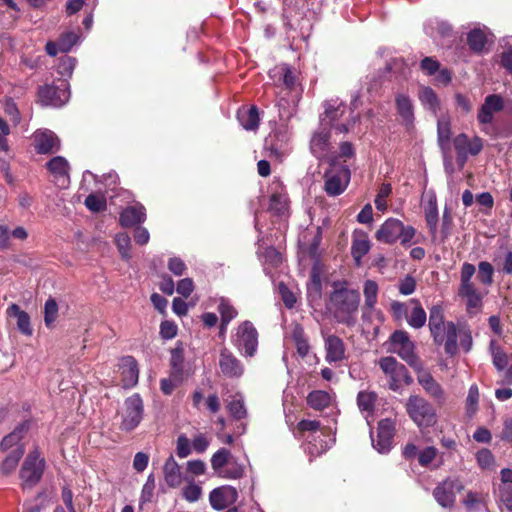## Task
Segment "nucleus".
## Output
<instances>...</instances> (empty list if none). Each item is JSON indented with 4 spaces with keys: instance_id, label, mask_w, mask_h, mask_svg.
I'll return each instance as SVG.
<instances>
[{
    "instance_id": "obj_44",
    "label": "nucleus",
    "mask_w": 512,
    "mask_h": 512,
    "mask_svg": "<svg viewBox=\"0 0 512 512\" xmlns=\"http://www.w3.org/2000/svg\"><path fill=\"white\" fill-rule=\"evenodd\" d=\"M218 312L221 316V331H223L226 329L228 323L237 316V311L227 299L221 298L218 305Z\"/></svg>"
},
{
    "instance_id": "obj_46",
    "label": "nucleus",
    "mask_w": 512,
    "mask_h": 512,
    "mask_svg": "<svg viewBox=\"0 0 512 512\" xmlns=\"http://www.w3.org/2000/svg\"><path fill=\"white\" fill-rule=\"evenodd\" d=\"M425 219L428 227L432 232H434L437 228L438 223V207L436 198L431 197L424 207Z\"/></svg>"
},
{
    "instance_id": "obj_38",
    "label": "nucleus",
    "mask_w": 512,
    "mask_h": 512,
    "mask_svg": "<svg viewBox=\"0 0 512 512\" xmlns=\"http://www.w3.org/2000/svg\"><path fill=\"white\" fill-rule=\"evenodd\" d=\"M291 336L296 346L297 353L301 357L307 356L310 350V345L307 338L305 337L303 328L299 325L295 326Z\"/></svg>"
},
{
    "instance_id": "obj_5",
    "label": "nucleus",
    "mask_w": 512,
    "mask_h": 512,
    "mask_svg": "<svg viewBox=\"0 0 512 512\" xmlns=\"http://www.w3.org/2000/svg\"><path fill=\"white\" fill-rule=\"evenodd\" d=\"M143 401L139 394H133L128 397L121 409V425L120 428L124 431L134 430L143 418Z\"/></svg>"
},
{
    "instance_id": "obj_48",
    "label": "nucleus",
    "mask_w": 512,
    "mask_h": 512,
    "mask_svg": "<svg viewBox=\"0 0 512 512\" xmlns=\"http://www.w3.org/2000/svg\"><path fill=\"white\" fill-rule=\"evenodd\" d=\"M467 42L471 50L481 52L487 42L486 35L480 29H474L468 33Z\"/></svg>"
},
{
    "instance_id": "obj_22",
    "label": "nucleus",
    "mask_w": 512,
    "mask_h": 512,
    "mask_svg": "<svg viewBox=\"0 0 512 512\" xmlns=\"http://www.w3.org/2000/svg\"><path fill=\"white\" fill-rule=\"evenodd\" d=\"M122 385L124 388H131L138 383L139 369L137 362L131 356L123 357L120 361Z\"/></svg>"
},
{
    "instance_id": "obj_55",
    "label": "nucleus",
    "mask_w": 512,
    "mask_h": 512,
    "mask_svg": "<svg viewBox=\"0 0 512 512\" xmlns=\"http://www.w3.org/2000/svg\"><path fill=\"white\" fill-rule=\"evenodd\" d=\"M85 205L92 212H100L106 209V199L103 195L90 194L85 199Z\"/></svg>"
},
{
    "instance_id": "obj_43",
    "label": "nucleus",
    "mask_w": 512,
    "mask_h": 512,
    "mask_svg": "<svg viewBox=\"0 0 512 512\" xmlns=\"http://www.w3.org/2000/svg\"><path fill=\"white\" fill-rule=\"evenodd\" d=\"M447 322L444 321L443 309L440 305H434L429 310L428 326L430 333H434L443 327Z\"/></svg>"
},
{
    "instance_id": "obj_23",
    "label": "nucleus",
    "mask_w": 512,
    "mask_h": 512,
    "mask_svg": "<svg viewBox=\"0 0 512 512\" xmlns=\"http://www.w3.org/2000/svg\"><path fill=\"white\" fill-rule=\"evenodd\" d=\"M49 172L54 176L56 183L62 187L69 184V163L62 156L53 157L46 164Z\"/></svg>"
},
{
    "instance_id": "obj_13",
    "label": "nucleus",
    "mask_w": 512,
    "mask_h": 512,
    "mask_svg": "<svg viewBox=\"0 0 512 512\" xmlns=\"http://www.w3.org/2000/svg\"><path fill=\"white\" fill-rule=\"evenodd\" d=\"M435 344L444 345V350L449 355H455L458 351V330L456 325L448 321L443 327H441L437 333L431 334Z\"/></svg>"
},
{
    "instance_id": "obj_33",
    "label": "nucleus",
    "mask_w": 512,
    "mask_h": 512,
    "mask_svg": "<svg viewBox=\"0 0 512 512\" xmlns=\"http://www.w3.org/2000/svg\"><path fill=\"white\" fill-rule=\"evenodd\" d=\"M238 120L245 130H255L259 125V115L256 107L242 109L238 112Z\"/></svg>"
},
{
    "instance_id": "obj_4",
    "label": "nucleus",
    "mask_w": 512,
    "mask_h": 512,
    "mask_svg": "<svg viewBox=\"0 0 512 512\" xmlns=\"http://www.w3.org/2000/svg\"><path fill=\"white\" fill-rule=\"evenodd\" d=\"M46 466L45 459L37 448L29 452L21 466L19 477L23 490L32 489L42 478Z\"/></svg>"
},
{
    "instance_id": "obj_29",
    "label": "nucleus",
    "mask_w": 512,
    "mask_h": 512,
    "mask_svg": "<svg viewBox=\"0 0 512 512\" xmlns=\"http://www.w3.org/2000/svg\"><path fill=\"white\" fill-rule=\"evenodd\" d=\"M451 139V121L448 115H442L437 120V142L443 152L449 149Z\"/></svg>"
},
{
    "instance_id": "obj_8",
    "label": "nucleus",
    "mask_w": 512,
    "mask_h": 512,
    "mask_svg": "<svg viewBox=\"0 0 512 512\" xmlns=\"http://www.w3.org/2000/svg\"><path fill=\"white\" fill-rule=\"evenodd\" d=\"M311 153L319 160L334 162L335 158L332 157L333 146L330 142V130L321 124V127L313 134L310 140Z\"/></svg>"
},
{
    "instance_id": "obj_26",
    "label": "nucleus",
    "mask_w": 512,
    "mask_h": 512,
    "mask_svg": "<svg viewBox=\"0 0 512 512\" xmlns=\"http://www.w3.org/2000/svg\"><path fill=\"white\" fill-rule=\"evenodd\" d=\"M163 473L165 482L169 487L176 488L182 483L183 478L180 466L172 455L165 461Z\"/></svg>"
},
{
    "instance_id": "obj_54",
    "label": "nucleus",
    "mask_w": 512,
    "mask_h": 512,
    "mask_svg": "<svg viewBox=\"0 0 512 512\" xmlns=\"http://www.w3.org/2000/svg\"><path fill=\"white\" fill-rule=\"evenodd\" d=\"M115 244L122 256V258L128 260L130 259V247L131 240L127 233H119L115 237Z\"/></svg>"
},
{
    "instance_id": "obj_61",
    "label": "nucleus",
    "mask_w": 512,
    "mask_h": 512,
    "mask_svg": "<svg viewBox=\"0 0 512 512\" xmlns=\"http://www.w3.org/2000/svg\"><path fill=\"white\" fill-rule=\"evenodd\" d=\"M228 410L235 419H242L246 417L247 411L244 402L240 398H235L228 404Z\"/></svg>"
},
{
    "instance_id": "obj_11",
    "label": "nucleus",
    "mask_w": 512,
    "mask_h": 512,
    "mask_svg": "<svg viewBox=\"0 0 512 512\" xmlns=\"http://www.w3.org/2000/svg\"><path fill=\"white\" fill-rule=\"evenodd\" d=\"M350 178L351 172L347 165L342 166L338 171L333 169L327 171L324 174V191L328 196H338L346 190Z\"/></svg>"
},
{
    "instance_id": "obj_32",
    "label": "nucleus",
    "mask_w": 512,
    "mask_h": 512,
    "mask_svg": "<svg viewBox=\"0 0 512 512\" xmlns=\"http://www.w3.org/2000/svg\"><path fill=\"white\" fill-rule=\"evenodd\" d=\"M397 111L402 118L403 122L408 126L413 123L414 113L413 106L410 98L406 95L400 94L396 97Z\"/></svg>"
},
{
    "instance_id": "obj_30",
    "label": "nucleus",
    "mask_w": 512,
    "mask_h": 512,
    "mask_svg": "<svg viewBox=\"0 0 512 512\" xmlns=\"http://www.w3.org/2000/svg\"><path fill=\"white\" fill-rule=\"evenodd\" d=\"M344 112L343 107H337V108H326L325 110V116L322 119V124H325V127L328 128V126L332 129H334L336 132L339 133H347L349 131V126L347 124H336L335 121L342 116Z\"/></svg>"
},
{
    "instance_id": "obj_52",
    "label": "nucleus",
    "mask_w": 512,
    "mask_h": 512,
    "mask_svg": "<svg viewBox=\"0 0 512 512\" xmlns=\"http://www.w3.org/2000/svg\"><path fill=\"white\" fill-rule=\"evenodd\" d=\"M499 501L502 512H512V488L510 485L499 487Z\"/></svg>"
},
{
    "instance_id": "obj_25",
    "label": "nucleus",
    "mask_w": 512,
    "mask_h": 512,
    "mask_svg": "<svg viewBox=\"0 0 512 512\" xmlns=\"http://www.w3.org/2000/svg\"><path fill=\"white\" fill-rule=\"evenodd\" d=\"M7 315L16 318L18 330L26 336L33 334V328L30 322V316L27 312L21 310L19 305L13 303L7 308Z\"/></svg>"
},
{
    "instance_id": "obj_45",
    "label": "nucleus",
    "mask_w": 512,
    "mask_h": 512,
    "mask_svg": "<svg viewBox=\"0 0 512 512\" xmlns=\"http://www.w3.org/2000/svg\"><path fill=\"white\" fill-rule=\"evenodd\" d=\"M490 351L492 354L493 365L499 371L504 370L509 362L508 355L501 349L500 346L497 345L495 340H491L490 342Z\"/></svg>"
},
{
    "instance_id": "obj_1",
    "label": "nucleus",
    "mask_w": 512,
    "mask_h": 512,
    "mask_svg": "<svg viewBox=\"0 0 512 512\" xmlns=\"http://www.w3.org/2000/svg\"><path fill=\"white\" fill-rule=\"evenodd\" d=\"M360 304V294L355 289H349L347 284L335 282L330 295V309L337 322L348 326L356 322V314Z\"/></svg>"
},
{
    "instance_id": "obj_57",
    "label": "nucleus",
    "mask_w": 512,
    "mask_h": 512,
    "mask_svg": "<svg viewBox=\"0 0 512 512\" xmlns=\"http://www.w3.org/2000/svg\"><path fill=\"white\" fill-rule=\"evenodd\" d=\"M392 193V187L389 183L381 185L378 194L374 200L376 209L384 212L387 209L386 198Z\"/></svg>"
},
{
    "instance_id": "obj_18",
    "label": "nucleus",
    "mask_w": 512,
    "mask_h": 512,
    "mask_svg": "<svg viewBox=\"0 0 512 512\" xmlns=\"http://www.w3.org/2000/svg\"><path fill=\"white\" fill-rule=\"evenodd\" d=\"M503 108L504 102L500 95H488L477 115L479 123L482 125L491 124L494 119V114L501 111Z\"/></svg>"
},
{
    "instance_id": "obj_27",
    "label": "nucleus",
    "mask_w": 512,
    "mask_h": 512,
    "mask_svg": "<svg viewBox=\"0 0 512 512\" xmlns=\"http://www.w3.org/2000/svg\"><path fill=\"white\" fill-rule=\"evenodd\" d=\"M145 219V208L142 205H135L124 209L120 215L119 221L123 227H131L144 222Z\"/></svg>"
},
{
    "instance_id": "obj_3",
    "label": "nucleus",
    "mask_w": 512,
    "mask_h": 512,
    "mask_svg": "<svg viewBox=\"0 0 512 512\" xmlns=\"http://www.w3.org/2000/svg\"><path fill=\"white\" fill-rule=\"evenodd\" d=\"M409 417L419 428L432 427L437 422L435 408L423 397L411 395L406 402Z\"/></svg>"
},
{
    "instance_id": "obj_10",
    "label": "nucleus",
    "mask_w": 512,
    "mask_h": 512,
    "mask_svg": "<svg viewBox=\"0 0 512 512\" xmlns=\"http://www.w3.org/2000/svg\"><path fill=\"white\" fill-rule=\"evenodd\" d=\"M453 145L457 154V163L463 167L469 155L476 156L482 151L483 140L478 136L469 138L465 133H461L453 139Z\"/></svg>"
},
{
    "instance_id": "obj_64",
    "label": "nucleus",
    "mask_w": 512,
    "mask_h": 512,
    "mask_svg": "<svg viewBox=\"0 0 512 512\" xmlns=\"http://www.w3.org/2000/svg\"><path fill=\"white\" fill-rule=\"evenodd\" d=\"M201 495L202 488L195 483H190L183 489V496L189 502H196Z\"/></svg>"
},
{
    "instance_id": "obj_35",
    "label": "nucleus",
    "mask_w": 512,
    "mask_h": 512,
    "mask_svg": "<svg viewBox=\"0 0 512 512\" xmlns=\"http://www.w3.org/2000/svg\"><path fill=\"white\" fill-rule=\"evenodd\" d=\"M308 405L315 410H323L331 403V396L329 393L322 390H315L307 396Z\"/></svg>"
},
{
    "instance_id": "obj_39",
    "label": "nucleus",
    "mask_w": 512,
    "mask_h": 512,
    "mask_svg": "<svg viewBox=\"0 0 512 512\" xmlns=\"http://www.w3.org/2000/svg\"><path fill=\"white\" fill-rule=\"evenodd\" d=\"M245 475V466L236 458L232 457L227 466L220 473L219 477L225 479H240Z\"/></svg>"
},
{
    "instance_id": "obj_53",
    "label": "nucleus",
    "mask_w": 512,
    "mask_h": 512,
    "mask_svg": "<svg viewBox=\"0 0 512 512\" xmlns=\"http://www.w3.org/2000/svg\"><path fill=\"white\" fill-rule=\"evenodd\" d=\"M58 315V304L53 298H49L44 305V322L51 327Z\"/></svg>"
},
{
    "instance_id": "obj_16",
    "label": "nucleus",
    "mask_w": 512,
    "mask_h": 512,
    "mask_svg": "<svg viewBox=\"0 0 512 512\" xmlns=\"http://www.w3.org/2000/svg\"><path fill=\"white\" fill-rule=\"evenodd\" d=\"M325 360L336 364L346 359V347L343 340L336 335H324Z\"/></svg>"
},
{
    "instance_id": "obj_28",
    "label": "nucleus",
    "mask_w": 512,
    "mask_h": 512,
    "mask_svg": "<svg viewBox=\"0 0 512 512\" xmlns=\"http://www.w3.org/2000/svg\"><path fill=\"white\" fill-rule=\"evenodd\" d=\"M409 304L410 307L406 318L407 323L412 328H422L427 321V315L425 310L423 309V307L421 306L420 302L417 299L409 300Z\"/></svg>"
},
{
    "instance_id": "obj_15",
    "label": "nucleus",
    "mask_w": 512,
    "mask_h": 512,
    "mask_svg": "<svg viewBox=\"0 0 512 512\" xmlns=\"http://www.w3.org/2000/svg\"><path fill=\"white\" fill-rule=\"evenodd\" d=\"M394 436V424L390 419H383L378 424L376 439L371 436L374 448L380 453L390 450Z\"/></svg>"
},
{
    "instance_id": "obj_42",
    "label": "nucleus",
    "mask_w": 512,
    "mask_h": 512,
    "mask_svg": "<svg viewBox=\"0 0 512 512\" xmlns=\"http://www.w3.org/2000/svg\"><path fill=\"white\" fill-rule=\"evenodd\" d=\"M370 247V241L366 236L353 240L351 253L357 265H360L362 257L369 252Z\"/></svg>"
},
{
    "instance_id": "obj_2",
    "label": "nucleus",
    "mask_w": 512,
    "mask_h": 512,
    "mask_svg": "<svg viewBox=\"0 0 512 512\" xmlns=\"http://www.w3.org/2000/svg\"><path fill=\"white\" fill-rule=\"evenodd\" d=\"M476 268L469 262H464L460 268L459 286L457 290L458 297L463 301L466 312L470 315H476L482 311L483 300L487 292L480 291L473 276Z\"/></svg>"
},
{
    "instance_id": "obj_59",
    "label": "nucleus",
    "mask_w": 512,
    "mask_h": 512,
    "mask_svg": "<svg viewBox=\"0 0 512 512\" xmlns=\"http://www.w3.org/2000/svg\"><path fill=\"white\" fill-rule=\"evenodd\" d=\"M479 401V390L476 385H472L469 388L468 396L466 399L467 413L471 416L477 410V405Z\"/></svg>"
},
{
    "instance_id": "obj_7",
    "label": "nucleus",
    "mask_w": 512,
    "mask_h": 512,
    "mask_svg": "<svg viewBox=\"0 0 512 512\" xmlns=\"http://www.w3.org/2000/svg\"><path fill=\"white\" fill-rule=\"evenodd\" d=\"M233 343L245 356L252 357L258 346V333L253 324L249 321L238 326Z\"/></svg>"
},
{
    "instance_id": "obj_50",
    "label": "nucleus",
    "mask_w": 512,
    "mask_h": 512,
    "mask_svg": "<svg viewBox=\"0 0 512 512\" xmlns=\"http://www.w3.org/2000/svg\"><path fill=\"white\" fill-rule=\"evenodd\" d=\"M494 267L490 262L481 261L478 264L477 279L485 286H490L493 283Z\"/></svg>"
},
{
    "instance_id": "obj_6",
    "label": "nucleus",
    "mask_w": 512,
    "mask_h": 512,
    "mask_svg": "<svg viewBox=\"0 0 512 512\" xmlns=\"http://www.w3.org/2000/svg\"><path fill=\"white\" fill-rule=\"evenodd\" d=\"M392 351L398 354L407 364L414 367L415 369L420 368V362L416 356L414 349L415 345L410 340V337L406 331H395L391 337Z\"/></svg>"
},
{
    "instance_id": "obj_24",
    "label": "nucleus",
    "mask_w": 512,
    "mask_h": 512,
    "mask_svg": "<svg viewBox=\"0 0 512 512\" xmlns=\"http://www.w3.org/2000/svg\"><path fill=\"white\" fill-rule=\"evenodd\" d=\"M418 370L417 380L423 389L437 401L444 402L446 397L441 385L435 381L430 373L422 370L421 367Z\"/></svg>"
},
{
    "instance_id": "obj_20",
    "label": "nucleus",
    "mask_w": 512,
    "mask_h": 512,
    "mask_svg": "<svg viewBox=\"0 0 512 512\" xmlns=\"http://www.w3.org/2000/svg\"><path fill=\"white\" fill-rule=\"evenodd\" d=\"M219 367L221 372L229 378L240 377L244 372L241 361L227 349H223L220 353Z\"/></svg>"
},
{
    "instance_id": "obj_62",
    "label": "nucleus",
    "mask_w": 512,
    "mask_h": 512,
    "mask_svg": "<svg viewBox=\"0 0 512 512\" xmlns=\"http://www.w3.org/2000/svg\"><path fill=\"white\" fill-rule=\"evenodd\" d=\"M410 304L409 301L407 303H402L398 301H393L391 303V313L395 320L401 321L404 318H407L408 310H409Z\"/></svg>"
},
{
    "instance_id": "obj_49",
    "label": "nucleus",
    "mask_w": 512,
    "mask_h": 512,
    "mask_svg": "<svg viewBox=\"0 0 512 512\" xmlns=\"http://www.w3.org/2000/svg\"><path fill=\"white\" fill-rule=\"evenodd\" d=\"M288 207L285 194L275 192L271 195L269 201V210L277 215H283Z\"/></svg>"
},
{
    "instance_id": "obj_41",
    "label": "nucleus",
    "mask_w": 512,
    "mask_h": 512,
    "mask_svg": "<svg viewBox=\"0 0 512 512\" xmlns=\"http://www.w3.org/2000/svg\"><path fill=\"white\" fill-rule=\"evenodd\" d=\"M419 99L424 107L436 114L439 110V99L436 93L429 87H424L419 92Z\"/></svg>"
},
{
    "instance_id": "obj_51",
    "label": "nucleus",
    "mask_w": 512,
    "mask_h": 512,
    "mask_svg": "<svg viewBox=\"0 0 512 512\" xmlns=\"http://www.w3.org/2000/svg\"><path fill=\"white\" fill-rule=\"evenodd\" d=\"M275 73L283 78L282 86L286 89H293L296 84V77L291 68L285 64L275 67Z\"/></svg>"
},
{
    "instance_id": "obj_40",
    "label": "nucleus",
    "mask_w": 512,
    "mask_h": 512,
    "mask_svg": "<svg viewBox=\"0 0 512 512\" xmlns=\"http://www.w3.org/2000/svg\"><path fill=\"white\" fill-rule=\"evenodd\" d=\"M24 454L23 446H17L6 456L1 464V471L4 474H9L17 467L20 458Z\"/></svg>"
},
{
    "instance_id": "obj_9",
    "label": "nucleus",
    "mask_w": 512,
    "mask_h": 512,
    "mask_svg": "<svg viewBox=\"0 0 512 512\" xmlns=\"http://www.w3.org/2000/svg\"><path fill=\"white\" fill-rule=\"evenodd\" d=\"M68 83L62 81L59 86L46 84L38 89V99L43 106L61 107L69 99Z\"/></svg>"
},
{
    "instance_id": "obj_19",
    "label": "nucleus",
    "mask_w": 512,
    "mask_h": 512,
    "mask_svg": "<svg viewBox=\"0 0 512 512\" xmlns=\"http://www.w3.org/2000/svg\"><path fill=\"white\" fill-rule=\"evenodd\" d=\"M34 146L39 154L55 153L60 149V141L52 131L38 130L34 133Z\"/></svg>"
},
{
    "instance_id": "obj_60",
    "label": "nucleus",
    "mask_w": 512,
    "mask_h": 512,
    "mask_svg": "<svg viewBox=\"0 0 512 512\" xmlns=\"http://www.w3.org/2000/svg\"><path fill=\"white\" fill-rule=\"evenodd\" d=\"M79 40V36L74 32H67L59 38V49L61 52H68Z\"/></svg>"
},
{
    "instance_id": "obj_31",
    "label": "nucleus",
    "mask_w": 512,
    "mask_h": 512,
    "mask_svg": "<svg viewBox=\"0 0 512 512\" xmlns=\"http://www.w3.org/2000/svg\"><path fill=\"white\" fill-rule=\"evenodd\" d=\"M27 429L28 427L25 424L17 426L10 434L3 438L0 443V449L2 451H12L17 446H22L20 441L27 432Z\"/></svg>"
},
{
    "instance_id": "obj_56",
    "label": "nucleus",
    "mask_w": 512,
    "mask_h": 512,
    "mask_svg": "<svg viewBox=\"0 0 512 512\" xmlns=\"http://www.w3.org/2000/svg\"><path fill=\"white\" fill-rule=\"evenodd\" d=\"M476 459H477L478 465L482 469H484V470L493 469L494 464H495V459H494L492 452L489 449L483 448V449L479 450L476 454Z\"/></svg>"
},
{
    "instance_id": "obj_14",
    "label": "nucleus",
    "mask_w": 512,
    "mask_h": 512,
    "mask_svg": "<svg viewBox=\"0 0 512 512\" xmlns=\"http://www.w3.org/2000/svg\"><path fill=\"white\" fill-rule=\"evenodd\" d=\"M462 489L463 486L459 480L447 479L435 488L433 495L442 507H452L455 503L456 493Z\"/></svg>"
},
{
    "instance_id": "obj_47",
    "label": "nucleus",
    "mask_w": 512,
    "mask_h": 512,
    "mask_svg": "<svg viewBox=\"0 0 512 512\" xmlns=\"http://www.w3.org/2000/svg\"><path fill=\"white\" fill-rule=\"evenodd\" d=\"M365 306L372 310L377 303L378 285L373 280H366L363 287Z\"/></svg>"
},
{
    "instance_id": "obj_37",
    "label": "nucleus",
    "mask_w": 512,
    "mask_h": 512,
    "mask_svg": "<svg viewBox=\"0 0 512 512\" xmlns=\"http://www.w3.org/2000/svg\"><path fill=\"white\" fill-rule=\"evenodd\" d=\"M377 395L374 392L360 391L357 396V404L361 412H366V419L372 415Z\"/></svg>"
},
{
    "instance_id": "obj_21",
    "label": "nucleus",
    "mask_w": 512,
    "mask_h": 512,
    "mask_svg": "<svg viewBox=\"0 0 512 512\" xmlns=\"http://www.w3.org/2000/svg\"><path fill=\"white\" fill-rule=\"evenodd\" d=\"M402 232V222L395 218L387 219L377 230L376 239L380 242L395 243Z\"/></svg>"
},
{
    "instance_id": "obj_17",
    "label": "nucleus",
    "mask_w": 512,
    "mask_h": 512,
    "mask_svg": "<svg viewBox=\"0 0 512 512\" xmlns=\"http://www.w3.org/2000/svg\"><path fill=\"white\" fill-rule=\"evenodd\" d=\"M238 494L231 486H221L213 489L209 495V501L215 510H224L237 500Z\"/></svg>"
},
{
    "instance_id": "obj_36",
    "label": "nucleus",
    "mask_w": 512,
    "mask_h": 512,
    "mask_svg": "<svg viewBox=\"0 0 512 512\" xmlns=\"http://www.w3.org/2000/svg\"><path fill=\"white\" fill-rule=\"evenodd\" d=\"M233 455L226 448H220L211 457V467L219 476L223 469L227 466Z\"/></svg>"
},
{
    "instance_id": "obj_58",
    "label": "nucleus",
    "mask_w": 512,
    "mask_h": 512,
    "mask_svg": "<svg viewBox=\"0 0 512 512\" xmlns=\"http://www.w3.org/2000/svg\"><path fill=\"white\" fill-rule=\"evenodd\" d=\"M76 60L69 56L60 58L57 70L58 73L63 77H70L75 68Z\"/></svg>"
},
{
    "instance_id": "obj_34",
    "label": "nucleus",
    "mask_w": 512,
    "mask_h": 512,
    "mask_svg": "<svg viewBox=\"0 0 512 512\" xmlns=\"http://www.w3.org/2000/svg\"><path fill=\"white\" fill-rule=\"evenodd\" d=\"M355 148L351 142L343 141L340 143L337 151H333L332 157L335 158L334 162H329L331 166H336L341 163H346L355 157Z\"/></svg>"
},
{
    "instance_id": "obj_63",
    "label": "nucleus",
    "mask_w": 512,
    "mask_h": 512,
    "mask_svg": "<svg viewBox=\"0 0 512 512\" xmlns=\"http://www.w3.org/2000/svg\"><path fill=\"white\" fill-rule=\"evenodd\" d=\"M176 453L179 458H186L191 454V443L185 434L177 438Z\"/></svg>"
},
{
    "instance_id": "obj_12",
    "label": "nucleus",
    "mask_w": 512,
    "mask_h": 512,
    "mask_svg": "<svg viewBox=\"0 0 512 512\" xmlns=\"http://www.w3.org/2000/svg\"><path fill=\"white\" fill-rule=\"evenodd\" d=\"M380 368L389 378V388L398 390L401 382H410L406 367L399 363L394 357H384L379 362Z\"/></svg>"
}]
</instances>
